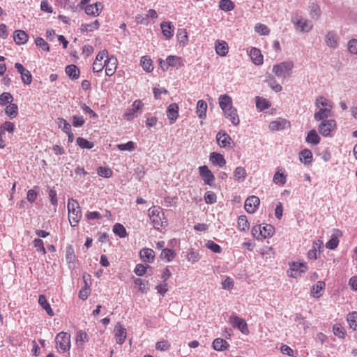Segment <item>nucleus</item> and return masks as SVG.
<instances>
[{
  "label": "nucleus",
  "instance_id": "obj_37",
  "mask_svg": "<svg viewBox=\"0 0 357 357\" xmlns=\"http://www.w3.org/2000/svg\"><path fill=\"white\" fill-rule=\"evenodd\" d=\"M100 24L98 20H96L89 24H82L80 26V31L82 32L92 31L99 28Z\"/></svg>",
  "mask_w": 357,
  "mask_h": 357
},
{
  "label": "nucleus",
  "instance_id": "obj_33",
  "mask_svg": "<svg viewBox=\"0 0 357 357\" xmlns=\"http://www.w3.org/2000/svg\"><path fill=\"white\" fill-rule=\"evenodd\" d=\"M213 349L216 351H224L229 347L228 342L222 338H216L212 344Z\"/></svg>",
  "mask_w": 357,
  "mask_h": 357
},
{
  "label": "nucleus",
  "instance_id": "obj_19",
  "mask_svg": "<svg viewBox=\"0 0 357 357\" xmlns=\"http://www.w3.org/2000/svg\"><path fill=\"white\" fill-rule=\"evenodd\" d=\"M167 115L171 123L176 121L178 116V106L176 103L169 105L167 109Z\"/></svg>",
  "mask_w": 357,
  "mask_h": 357
},
{
  "label": "nucleus",
  "instance_id": "obj_35",
  "mask_svg": "<svg viewBox=\"0 0 357 357\" xmlns=\"http://www.w3.org/2000/svg\"><path fill=\"white\" fill-rule=\"evenodd\" d=\"M207 109V103L203 100H199L197 104L196 112L200 119H204L206 117V113Z\"/></svg>",
  "mask_w": 357,
  "mask_h": 357
},
{
  "label": "nucleus",
  "instance_id": "obj_60",
  "mask_svg": "<svg viewBox=\"0 0 357 357\" xmlns=\"http://www.w3.org/2000/svg\"><path fill=\"white\" fill-rule=\"evenodd\" d=\"M177 37L181 43L185 45L188 43V38L187 32L185 29H178Z\"/></svg>",
  "mask_w": 357,
  "mask_h": 357
},
{
  "label": "nucleus",
  "instance_id": "obj_41",
  "mask_svg": "<svg viewBox=\"0 0 357 357\" xmlns=\"http://www.w3.org/2000/svg\"><path fill=\"white\" fill-rule=\"evenodd\" d=\"M235 7L234 3L231 0H220L219 2L220 9L229 12L232 10Z\"/></svg>",
  "mask_w": 357,
  "mask_h": 357
},
{
  "label": "nucleus",
  "instance_id": "obj_57",
  "mask_svg": "<svg viewBox=\"0 0 357 357\" xmlns=\"http://www.w3.org/2000/svg\"><path fill=\"white\" fill-rule=\"evenodd\" d=\"M22 81L25 84H30L32 81V75L29 70L25 69L23 72H21Z\"/></svg>",
  "mask_w": 357,
  "mask_h": 357
},
{
  "label": "nucleus",
  "instance_id": "obj_1",
  "mask_svg": "<svg viewBox=\"0 0 357 357\" xmlns=\"http://www.w3.org/2000/svg\"><path fill=\"white\" fill-rule=\"evenodd\" d=\"M68 220L72 227H75L78 224L81 217V210L79 204L77 200L70 198L68 203Z\"/></svg>",
  "mask_w": 357,
  "mask_h": 357
},
{
  "label": "nucleus",
  "instance_id": "obj_5",
  "mask_svg": "<svg viewBox=\"0 0 357 357\" xmlns=\"http://www.w3.org/2000/svg\"><path fill=\"white\" fill-rule=\"evenodd\" d=\"M307 270L305 263L293 262L290 269L288 271L289 275L294 278L301 277Z\"/></svg>",
  "mask_w": 357,
  "mask_h": 357
},
{
  "label": "nucleus",
  "instance_id": "obj_20",
  "mask_svg": "<svg viewBox=\"0 0 357 357\" xmlns=\"http://www.w3.org/2000/svg\"><path fill=\"white\" fill-rule=\"evenodd\" d=\"M341 236L342 231L338 229H335L331 238L326 243V247L331 250L336 248L339 243L338 238Z\"/></svg>",
  "mask_w": 357,
  "mask_h": 357
},
{
  "label": "nucleus",
  "instance_id": "obj_23",
  "mask_svg": "<svg viewBox=\"0 0 357 357\" xmlns=\"http://www.w3.org/2000/svg\"><path fill=\"white\" fill-rule=\"evenodd\" d=\"M219 105L223 112L230 109L233 107L232 100L228 95H221L219 97Z\"/></svg>",
  "mask_w": 357,
  "mask_h": 357
},
{
  "label": "nucleus",
  "instance_id": "obj_22",
  "mask_svg": "<svg viewBox=\"0 0 357 357\" xmlns=\"http://www.w3.org/2000/svg\"><path fill=\"white\" fill-rule=\"evenodd\" d=\"M333 108H319V110L314 114V118L316 121H324L326 119L331 116V111Z\"/></svg>",
  "mask_w": 357,
  "mask_h": 357
},
{
  "label": "nucleus",
  "instance_id": "obj_34",
  "mask_svg": "<svg viewBox=\"0 0 357 357\" xmlns=\"http://www.w3.org/2000/svg\"><path fill=\"white\" fill-rule=\"evenodd\" d=\"M38 303L41 307L46 311L49 316L53 317L54 313L51 308L49 303L47 302L46 297L44 295H40L38 298Z\"/></svg>",
  "mask_w": 357,
  "mask_h": 357
},
{
  "label": "nucleus",
  "instance_id": "obj_4",
  "mask_svg": "<svg viewBox=\"0 0 357 357\" xmlns=\"http://www.w3.org/2000/svg\"><path fill=\"white\" fill-rule=\"evenodd\" d=\"M336 128V121L333 119L324 120L318 126L319 133L324 137H329L331 132Z\"/></svg>",
  "mask_w": 357,
  "mask_h": 357
},
{
  "label": "nucleus",
  "instance_id": "obj_55",
  "mask_svg": "<svg viewBox=\"0 0 357 357\" xmlns=\"http://www.w3.org/2000/svg\"><path fill=\"white\" fill-rule=\"evenodd\" d=\"M97 173L100 176L109 178L112 174V171L109 167H100L98 168Z\"/></svg>",
  "mask_w": 357,
  "mask_h": 357
},
{
  "label": "nucleus",
  "instance_id": "obj_46",
  "mask_svg": "<svg viewBox=\"0 0 357 357\" xmlns=\"http://www.w3.org/2000/svg\"><path fill=\"white\" fill-rule=\"evenodd\" d=\"M256 107L260 110L263 111L268 109L270 107L268 101L263 98L257 96L256 97Z\"/></svg>",
  "mask_w": 357,
  "mask_h": 357
},
{
  "label": "nucleus",
  "instance_id": "obj_42",
  "mask_svg": "<svg viewBox=\"0 0 357 357\" xmlns=\"http://www.w3.org/2000/svg\"><path fill=\"white\" fill-rule=\"evenodd\" d=\"M113 232L120 238H125L128 234L124 226L120 223H116L113 227Z\"/></svg>",
  "mask_w": 357,
  "mask_h": 357
},
{
  "label": "nucleus",
  "instance_id": "obj_53",
  "mask_svg": "<svg viewBox=\"0 0 357 357\" xmlns=\"http://www.w3.org/2000/svg\"><path fill=\"white\" fill-rule=\"evenodd\" d=\"M56 123L59 127L61 128L64 132H70V130H71V126L67 122L66 119L63 118H58Z\"/></svg>",
  "mask_w": 357,
  "mask_h": 357
},
{
  "label": "nucleus",
  "instance_id": "obj_18",
  "mask_svg": "<svg viewBox=\"0 0 357 357\" xmlns=\"http://www.w3.org/2000/svg\"><path fill=\"white\" fill-rule=\"evenodd\" d=\"M223 112L225 118L229 119L234 126L239 124L240 119L237 114V109L235 107H232Z\"/></svg>",
  "mask_w": 357,
  "mask_h": 357
},
{
  "label": "nucleus",
  "instance_id": "obj_11",
  "mask_svg": "<svg viewBox=\"0 0 357 357\" xmlns=\"http://www.w3.org/2000/svg\"><path fill=\"white\" fill-rule=\"evenodd\" d=\"M66 260L68 265V268L73 270L76 267V256L75 251L71 245H68L66 249Z\"/></svg>",
  "mask_w": 357,
  "mask_h": 357
},
{
  "label": "nucleus",
  "instance_id": "obj_43",
  "mask_svg": "<svg viewBox=\"0 0 357 357\" xmlns=\"http://www.w3.org/2000/svg\"><path fill=\"white\" fill-rule=\"evenodd\" d=\"M274 231H275V229L271 225L266 224L263 227L261 226V233L263 234L262 240L272 236L274 234Z\"/></svg>",
  "mask_w": 357,
  "mask_h": 357
},
{
  "label": "nucleus",
  "instance_id": "obj_16",
  "mask_svg": "<svg viewBox=\"0 0 357 357\" xmlns=\"http://www.w3.org/2000/svg\"><path fill=\"white\" fill-rule=\"evenodd\" d=\"M292 22L302 32H309L313 27L312 23L306 19L293 20Z\"/></svg>",
  "mask_w": 357,
  "mask_h": 357
},
{
  "label": "nucleus",
  "instance_id": "obj_48",
  "mask_svg": "<svg viewBox=\"0 0 357 357\" xmlns=\"http://www.w3.org/2000/svg\"><path fill=\"white\" fill-rule=\"evenodd\" d=\"M77 144L82 149H91L94 146L93 142L80 137L77 139Z\"/></svg>",
  "mask_w": 357,
  "mask_h": 357
},
{
  "label": "nucleus",
  "instance_id": "obj_30",
  "mask_svg": "<svg viewBox=\"0 0 357 357\" xmlns=\"http://www.w3.org/2000/svg\"><path fill=\"white\" fill-rule=\"evenodd\" d=\"M14 40L17 45H22L28 40V35L22 30H17L14 32Z\"/></svg>",
  "mask_w": 357,
  "mask_h": 357
},
{
  "label": "nucleus",
  "instance_id": "obj_6",
  "mask_svg": "<svg viewBox=\"0 0 357 357\" xmlns=\"http://www.w3.org/2000/svg\"><path fill=\"white\" fill-rule=\"evenodd\" d=\"M340 38L335 31H328L324 36L326 45L331 48L336 49L338 47Z\"/></svg>",
  "mask_w": 357,
  "mask_h": 357
},
{
  "label": "nucleus",
  "instance_id": "obj_25",
  "mask_svg": "<svg viewBox=\"0 0 357 357\" xmlns=\"http://www.w3.org/2000/svg\"><path fill=\"white\" fill-rule=\"evenodd\" d=\"M140 257L144 262H152L155 258V252L151 248H144L140 251Z\"/></svg>",
  "mask_w": 357,
  "mask_h": 357
},
{
  "label": "nucleus",
  "instance_id": "obj_51",
  "mask_svg": "<svg viewBox=\"0 0 357 357\" xmlns=\"http://www.w3.org/2000/svg\"><path fill=\"white\" fill-rule=\"evenodd\" d=\"M273 181L276 184L284 185L287 182V176L284 173L278 171L275 173Z\"/></svg>",
  "mask_w": 357,
  "mask_h": 357
},
{
  "label": "nucleus",
  "instance_id": "obj_3",
  "mask_svg": "<svg viewBox=\"0 0 357 357\" xmlns=\"http://www.w3.org/2000/svg\"><path fill=\"white\" fill-rule=\"evenodd\" d=\"M56 344L59 351L61 353L66 352L70 349V335L66 332H60L56 336Z\"/></svg>",
  "mask_w": 357,
  "mask_h": 357
},
{
  "label": "nucleus",
  "instance_id": "obj_47",
  "mask_svg": "<svg viewBox=\"0 0 357 357\" xmlns=\"http://www.w3.org/2000/svg\"><path fill=\"white\" fill-rule=\"evenodd\" d=\"M347 321L353 330H357V312H353L347 315Z\"/></svg>",
  "mask_w": 357,
  "mask_h": 357
},
{
  "label": "nucleus",
  "instance_id": "obj_36",
  "mask_svg": "<svg viewBox=\"0 0 357 357\" xmlns=\"http://www.w3.org/2000/svg\"><path fill=\"white\" fill-rule=\"evenodd\" d=\"M315 106L317 108H333L332 102L323 96L317 98L315 100Z\"/></svg>",
  "mask_w": 357,
  "mask_h": 357
},
{
  "label": "nucleus",
  "instance_id": "obj_49",
  "mask_svg": "<svg viewBox=\"0 0 357 357\" xmlns=\"http://www.w3.org/2000/svg\"><path fill=\"white\" fill-rule=\"evenodd\" d=\"M175 255L176 254L173 250L165 248L162 250L160 257L162 259H166L167 261H171Z\"/></svg>",
  "mask_w": 357,
  "mask_h": 357
},
{
  "label": "nucleus",
  "instance_id": "obj_2",
  "mask_svg": "<svg viewBox=\"0 0 357 357\" xmlns=\"http://www.w3.org/2000/svg\"><path fill=\"white\" fill-rule=\"evenodd\" d=\"M294 63L292 61H283L273 67V73L279 79H284L292 74Z\"/></svg>",
  "mask_w": 357,
  "mask_h": 357
},
{
  "label": "nucleus",
  "instance_id": "obj_27",
  "mask_svg": "<svg viewBox=\"0 0 357 357\" xmlns=\"http://www.w3.org/2000/svg\"><path fill=\"white\" fill-rule=\"evenodd\" d=\"M149 215L150 218L152 220V222L153 224V227L155 228L159 229L160 227L162 225V222L161 221V218L159 216V211L158 209H153L151 211V209L149 210Z\"/></svg>",
  "mask_w": 357,
  "mask_h": 357
},
{
  "label": "nucleus",
  "instance_id": "obj_56",
  "mask_svg": "<svg viewBox=\"0 0 357 357\" xmlns=\"http://www.w3.org/2000/svg\"><path fill=\"white\" fill-rule=\"evenodd\" d=\"M149 268H151L149 265L138 264L135 266L134 272L138 276H143Z\"/></svg>",
  "mask_w": 357,
  "mask_h": 357
},
{
  "label": "nucleus",
  "instance_id": "obj_50",
  "mask_svg": "<svg viewBox=\"0 0 357 357\" xmlns=\"http://www.w3.org/2000/svg\"><path fill=\"white\" fill-rule=\"evenodd\" d=\"M235 178L238 181H243L246 177V171L243 167H237L234 172Z\"/></svg>",
  "mask_w": 357,
  "mask_h": 357
},
{
  "label": "nucleus",
  "instance_id": "obj_40",
  "mask_svg": "<svg viewBox=\"0 0 357 357\" xmlns=\"http://www.w3.org/2000/svg\"><path fill=\"white\" fill-rule=\"evenodd\" d=\"M180 60V58L178 57V56H167L166 61H167V63H165L164 61H163V63H162V61H160V65H161V67L163 70H167L168 68V66H176V62L179 61Z\"/></svg>",
  "mask_w": 357,
  "mask_h": 357
},
{
  "label": "nucleus",
  "instance_id": "obj_54",
  "mask_svg": "<svg viewBox=\"0 0 357 357\" xmlns=\"http://www.w3.org/2000/svg\"><path fill=\"white\" fill-rule=\"evenodd\" d=\"M333 333L335 335L337 336L340 338H344L346 335V331L344 328L340 324H336L333 326Z\"/></svg>",
  "mask_w": 357,
  "mask_h": 357
},
{
  "label": "nucleus",
  "instance_id": "obj_31",
  "mask_svg": "<svg viewBox=\"0 0 357 357\" xmlns=\"http://www.w3.org/2000/svg\"><path fill=\"white\" fill-rule=\"evenodd\" d=\"M250 57L255 65H260L263 63V56L257 48L253 47L251 49Z\"/></svg>",
  "mask_w": 357,
  "mask_h": 357
},
{
  "label": "nucleus",
  "instance_id": "obj_15",
  "mask_svg": "<svg viewBox=\"0 0 357 357\" xmlns=\"http://www.w3.org/2000/svg\"><path fill=\"white\" fill-rule=\"evenodd\" d=\"M290 123L287 120L278 118L275 121H271L269 124V129L272 131L280 130L289 128Z\"/></svg>",
  "mask_w": 357,
  "mask_h": 357
},
{
  "label": "nucleus",
  "instance_id": "obj_38",
  "mask_svg": "<svg viewBox=\"0 0 357 357\" xmlns=\"http://www.w3.org/2000/svg\"><path fill=\"white\" fill-rule=\"evenodd\" d=\"M325 282L319 281L315 285L312 287V294L314 297L319 298L321 296V291L325 288Z\"/></svg>",
  "mask_w": 357,
  "mask_h": 357
},
{
  "label": "nucleus",
  "instance_id": "obj_21",
  "mask_svg": "<svg viewBox=\"0 0 357 357\" xmlns=\"http://www.w3.org/2000/svg\"><path fill=\"white\" fill-rule=\"evenodd\" d=\"M215 50L218 55L225 56L228 53L229 47L224 40H217L215 43Z\"/></svg>",
  "mask_w": 357,
  "mask_h": 357
},
{
  "label": "nucleus",
  "instance_id": "obj_58",
  "mask_svg": "<svg viewBox=\"0 0 357 357\" xmlns=\"http://www.w3.org/2000/svg\"><path fill=\"white\" fill-rule=\"evenodd\" d=\"M268 86L275 92H280L282 91V87L280 84H278L273 77L268 76Z\"/></svg>",
  "mask_w": 357,
  "mask_h": 357
},
{
  "label": "nucleus",
  "instance_id": "obj_39",
  "mask_svg": "<svg viewBox=\"0 0 357 357\" xmlns=\"http://www.w3.org/2000/svg\"><path fill=\"white\" fill-rule=\"evenodd\" d=\"M5 112L10 119L15 118L18 114V107L16 104L10 103L6 107Z\"/></svg>",
  "mask_w": 357,
  "mask_h": 357
},
{
  "label": "nucleus",
  "instance_id": "obj_12",
  "mask_svg": "<svg viewBox=\"0 0 357 357\" xmlns=\"http://www.w3.org/2000/svg\"><path fill=\"white\" fill-rule=\"evenodd\" d=\"M117 66V59L112 56L104 61L105 73L107 76H112L114 74Z\"/></svg>",
  "mask_w": 357,
  "mask_h": 357
},
{
  "label": "nucleus",
  "instance_id": "obj_59",
  "mask_svg": "<svg viewBox=\"0 0 357 357\" xmlns=\"http://www.w3.org/2000/svg\"><path fill=\"white\" fill-rule=\"evenodd\" d=\"M255 29L257 33L262 36H266L270 32V30L266 25L259 23L255 25Z\"/></svg>",
  "mask_w": 357,
  "mask_h": 357
},
{
  "label": "nucleus",
  "instance_id": "obj_45",
  "mask_svg": "<svg viewBox=\"0 0 357 357\" xmlns=\"http://www.w3.org/2000/svg\"><path fill=\"white\" fill-rule=\"evenodd\" d=\"M135 285L139 287V290L142 293H146L149 290V282L144 281L140 278H136L134 280Z\"/></svg>",
  "mask_w": 357,
  "mask_h": 357
},
{
  "label": "nucleus",
  "instance_id": "obj_17",
  "mask_svg": "<svg viewBox=\"0 0 357 357\" xmlns=\"http://www.w3.org/2000/svg\"><path fill=\"white\" fill-rule=\"evenodd\" d=\"M102 8V5L100 2H96L93 4H89L85 6L84 10L88 15L93 17L98 16Z\"/></svg>",
  "mask_w": 357,
  "mask_h": 357
},
{
  "label": "nucleus",
  "instance_id": "obj_62",
  "mask_svg": "<svg viewBox=\"0 0 357 357\" xmlns=\"http://www.w3.org/2000/svg\"><path fill=\"white\" fill-rule=\"evenodd\" d=\"M310 15L312 18L318 19L321 15L320 8L318 5L312 3L310 6Z\"/></svg>",
  "mask_w": 357,
  "mask_h": 357
},
{
  "label": "nucleus",
  "instance_id": "obj_10",
  "mask_svg": "<svg viewBox=\"0 0 357 357\" xmlns=\"http://www.w3.org/2000/svg\"><path fill=\"white\" fill-rule=\"evenodd\" d=\"M144 106V104L140 100H136L134 101L132 105V108L128 109L124 114L125 118L128 121H130L133 119L135 116H137V112L142 109Z\"/></svg>",
  "mask_w": 357,
  "mask_h": 357
},
{
  "label": "nucleus",
  "instance_id": "obj_63",
  "mask_svg": "<svg viewBox=\"0 0 357 357\" xmlns=\"http://www.w3.org/2000/svg\"><path fill=\"white\" fill-rule=\"evenodd\" d=\"M35 43L37 47H41L44 51L49 52V45L45 41L43 38L37 37L35 40Z\"/></svg>",
  "mask_w": 357,
  "mask_h": 357
},
{
  "label": "nucleus",
  "instance_id": "obj_7",
  "mask_svg": "<svg viewBox=\"0 0 357 357\" xmlns=\"http://www.w3.org/2000/svg\"><path fill=\"white\" fill-rule=\"evenodd\" d=\"M199 172L204 183L211 185L215 181V176L206 165L200 166Z\"/></svg>",
  "mask_w": 357,
  "mask_h": 357
},
{
  "label": "nucleus",
  "instance_id": "obj_29",
  "mask_svg": "<svg viewBox=\"0 0 357 357\" xmlns=\"http://www.w3.org/2000/svg\"><path fill=\"white\" fill-rule=\"evenodd\" d=\"M299 158L304 165H308L312 162V153L307 149H303L300 152Z\"/></svg>",
  "mask_w": 357,
  "mask_h": 357
},
{
  "label": "nucleus",
  "instance_id": "obj_8",
  "mask_svg": "<svg viewBox=\"0 0 357 357\" xmlns=\"http://www.w3.org/2000/svg\"><path fill=\"white\" fill-rule=\"evenodd\" d=\"M260 200L258 197L250 196L245 202L244 208L249 213H253L259 205Z\"/></svg>",
  "mask_w": 357,
  "mask_h": 357
},
{
  "label": "nucleus",
  "instance_id": "obj_28",
  "mask_svg": "<svg viewBox=\"0 0 357 357\" xmlns=\"http://www.w3.org/2000/svg\"><path fill=\"white\" fill-rule=\"evenodd\" d=\"M210 160L214 165H216L220 167H224L226 165V160L223 155L216 152H213L210 155Z\"/></svg>",
  "mask_w": 357,
  "mask_h": 357
},
{
  "label": "nucleus",
  "instance_id": "obj_32",
  "mask_svg": "<svg viewBox=\"0 0 357 357\" xmlns=\"http://www.w3.org/2000/svg\"><path fill=\"white\" fill-rule=\"evenodd\" d=\"M65 72L72 79H77L79 76V70L74 64L67 66Z\"/></svg>",
  "mask_w": 357,
  "mask_h": 357
},
{
  "label": "nucleus",
  "instance_id": "obj_14",
  "mask_svg": "<svg viewBox=\"0 0 357 357\" xmlns=\"http://www.w3.org/2000/svg\"><path fill=\"white\" fill-rule=\"evenodd\" d=\"M230 323L234 327L238 328L243 334H248L249 331L247 323L238 317H231Z\"/></svg>",
  "mask_w": 357,
  "mask_h": 357
},
{
  "label": "nucleus",
  "instance_id": "obj_13",
  "mask_svg": "<svg viewBox=\"0 0 357 357\" xmlns=\"http://www.w3.org/2000/svg\"><path fill=\"white\" fill-rule=\"evenodd\" d=\"M114 331L116 343L119 344H123L127 336L126 329L120 323H117Z\"/></svg>",
  "mask_w": 357,
  "mask_h": 357
},
{
  "label": "nucleus",
  "instance_id": "obj_52",
  "mask_svg": "<svg viewBox=\"0 0 357 357\" xmlns=\"http://www.w3.org/2000/svg\"><path fill=\"white\" fill-rule=\"evenodd\" d=\"M238 227L241 231H245L249 228V222L245 215H240L238 219Z\"/></svg>",
  "mask_w": 357,
  "mask_h": 357
},
{
  "label": "nucleus",
  "instance_id": "obj_9",
  "mask_svg": "<svg viewBox=\"0 0 357 357\" xmlns=\"http://www.w3.org/2000/svg\"><path fill=\"white\" fill-rule=\"evenodd\" d=\"M216 140L218 145L222 148L229 147L232 142L231 137L223 130H220L218 132Z\"/></svg>",
  "mask_w": 357,
  "mask_h": 357
},
{
  "label": "nucleus",
  "instance_id": "obj_64",
  "mask_svg": "<svg viewBox=\"0 0 357 357\" xmlns=\"http://www.w3.org/2000/svg\"><path fill=\"white\" fill-rule=\"evenodd\" d=\"M348 50L350 53L357 54V39H351L349 41Z\"/></svg>",
  "mask_w": 357,
  "mask_h": 357
},
{
  "label": "nucleus",
  "instance_id": "obj_61",
  "mask_svg": "<svg viewBox=\"0 0 357 357\" xmlns=\"http://www.w3.org/2000/svg\"><path fill=\"white\" fill-rule=\"evenodd\" d=\"M33 245L36 248L37 252H42L43 255L46 254V250L44 247L43 240L40 238H35L33 241Z\"/></svg>",
  "mask_w": 357,
  "mask_h": 357
},
{
  "label": "nucleus",
  "instance_id": "obj_44",
  "mask_svg": "<svg viewBox=\"0 0 357 357\" xmlns=\"http://www.w3.org/2000/svg\"><path fill=\"white\" fill-rule=\"evenodd\" d=\"M141 65L144 70L146 72H151L153 69V61L151 59L144 56L141 59Z\"/></svg>",
  "mask_w": 357,
  "mask_h": 357
},
{
  "label": "nucleus",
  "instance_id": "obj_26",
  "mask_svg": "<svg viewBox=\"0 0 357 357\" xmlns=\"http://www.w3.org/2000/svg\"><path fill=\"white\" fill-rule=\"evenodd\" d=\"M320 141L321 138L314 129L310 130L305 137V142L312 145H317Z\"/></svg>",
  "mask_w": 357,
  "mask_h": 357
},
{
  "label": "nucleus",
  "instance_id": "obj_24",
  "mask_svg": "<svg viewBox=\"0 0 357 357\" xmlns=\"http://www.w3.org/2000/svg\"><path fill=\"white\" fill-rule=\"evenodd\" d=\"M162 34L167 38H171L173 36L174 26L171 22H163L160 24Z\"/></svg>",
  "mask_w": 357,
  "mask_h": 357
}]
</instances>
